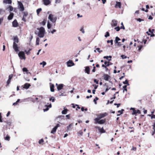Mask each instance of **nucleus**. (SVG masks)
I'll use <instances>...</instances> for the list:
<instances>
[{
  "instance_id": "20",
  "label": "nucleus",
  "mask_w": 155,
  "mask_h": 155,
  "mask_svg": "<svg viewBox=\"0 0 155 155\" xmlns=\"http://www.w3.org/2000/svg\"><path fill=\"white\" fill-rule=\"evenodd\" d=\"M50 90L51 92H53L54 91V85L53 84L50 83Z\"/></svg>"
},
{
  "instance_id": "56",
  "label": "nucleus",
  "mask_w": 155,
  "mask_h": 155,
  "mask_svg": "<svg viewBox=\"0 0 155 155\" xmlns=\"http://www.w3.org/2000/svg\"><path fill=\"white\" fill-rule=\"evenodd\" d=\"M121 57L122 58V59L126 58H127V57L125 55H122L121 56Z\"/></svg>"
},
{
  "instance_id": "37",
  "label": "nucleus",
  "mask_w": 155,
  "mask_h": 155,
  "mask_svg": "<svg viewBox=\"0 0 155 155\" xmlns=\"http://www.w3.org/2000/svg\"><path fill=\"white\" fill-rule=\"evenodd\" d=\"M107 42L108 43H110L111 45H113V40H107Z\"/></svg>"
},
{
  "instance_id": "7",
  "label": "nucleus",
  "mask_w": 155,
  "mask_h": 155,
  "mask_svg": "<svg viewBox=\"0 0 155 155\" xmlns=\"http://www.w3.org/2000/svg\"><path fill=\"white\" fill-rule=\"evenodd\" d=\"M107 115V114L105 113L104 114H100L98 117L97 118H95L94 120H99L101 119Z\"/></svg>"
},
{
  "instance_id": "46",
  "label": "nucleus",
  "mask_w": 155,
  "mask_h": 155,
  "mask_svg": "<svg viewBox=\"0 0 155 155\" xmlns=\"http://www.w3.org/2000/svg\"><path fill=\"white\" fill-rule=\"evenodd\" d=\"M46 24V22L45 20H43V21H42L41 23V24L42 25H45Z\"/></svg>"
},
{
  "instance_id": "53",
  "label": "nucleus",
  "mask_w": 155,
  "mask_h": 155,
  "mask_svg": "<svg viewBox=\"0 0 155 155\" xmlns=\"http://www.w3.org/2000/svg\"><path fill=\"white\" fill-rule=\"evenodd\" d=\"M153 130H154V131L153 132V133H152V135H154V133H155V124H153Z\"/></svg>"
},
{
  "instance_id": "17",
  "label": "nucleus",
  "mask_w": 155,
  "mask_h": 155,
  "mask_svg": "<svg viewBox=\"0 0 155 155\" xmlns=\"http://www.w3.org/2000/svg\"><path fill=\"white\" fill-rule=\"evenodd\" d=\"M63 86L64 85L63 84H59L57 87L58 90L59 91L61 90Z\"/></svg>"
},
{
  "instance_id": "52",
  "label": "nucleus",
  "mask_w": 155,
  "mask_h": 155,
  "mask_svg": "<svg viewBox=\"0 0 155 155\" xmlns=\"http://www.w3.org/2000/svg\"><path fill=\"white\" fill-rule=\"evenodd\" d=\"M10 137L7 135L6 137L5 138V139L6 140H9L10 139Z\"/></svg>"
},
{
  "instance_id": "26",
  "label": "nucleus",
  "mask_w": 155,
  "mask_h": 155,
  "mask_svg": "<svg viewBox=\"0 0 155 155\" xmlns=\"http://www.w3.org/2000/svg\"><path fill=\"white\" fill-rule=\"evenodd\" d=\"M68 110L67 109H64L62 111V114H66L67 113Z\"/></svg>"
},
{
  "instance_id": "33",
  "label": "nucleus",
  "mask_w": 155,
  "mask_h": 155,
  "mask_svg": "<svg viewBox=\"0 0 155 155\" xmlns=\"http://www.w3.org/2000/svg\"><path fill=\"white\" fill-rule=\"evenodd\" d=\"M40 65L43 64V67H44V66L46 64V63L44 61H43L42 62H41L40 63Z\"/></svg>"
},
{
  "instance_id": "60",
  "label": "nucleus",
  "mask_w": 155,
  "mask_h": 155,
  "mask_svg": "<svg viewBox=\"0 0 155 155\" xmlns=\"http://www.w3.org/2000/svg\"><path fill=\"white\" fill-rule=\"evenodd\" d=\"M80 31H81V32H82V33H84V29L83 28H82L81 30H80Z\"/></svg>"
},
{
  "instance_id": "48",
  "label": "nucleus",
  "mask_w": 155,
  "mask_h": 155,
  "mask_svg": "<svg viewBox=\"0 0 155 155\" xmlns=\"http://www.w3.org/2000/svg\"><path fill=\"white\" fill-rule=\"evenodd\" d=\"M44 142V140L43 139H41L39 141L38 143L40 144H41L42 143H43Z\"/></svg>"
},
{
  "instance_id": "3",
  "label": "nucleus",
  "mask_w": 155,
  "mask_h": 155,
  "mask_svg": "<svg viewBox=\"0 0 155 155\" xmlns=\"http://www.w3.org/2000/svg\"><path fill=\"white\" fill-rule=\"evenodd\" d=\"M48 19L52 23H54V25H55V23L57 19V17L51 14H49L48 16Z\"/></svg>"
},
{
  "instance_id": "40",
  "label": "nucleus",
  "mask_w": 155,
  "mask_h": 155,
  "mask_svg": "<svg viewBox=\"0 0 155 155\" xmlns=\"http://www.w3.org/2000/svg\"><path fill=\"white\" fill-rule=\"evenodd\" d=\"M120 29V28L119 26H117L114 28V29L116 30L117 31H119Z\"/></svg>"
},
{
  "instance_id": "32",
  "label": "nucleus",
  "mask_w": 155,
  "mask_h": 155,
  "mask_svg": "<svg viewBox=\"0 0 155 155\" xmlns=\"http://www.w3.org/2000/svg\"><path fill=\"white\" fill-rule=\"evenodd\" d=\"M41 10H42V9L41 8L37 9L36 10L37 14L38 15L39 14L40 12L41 11Z\"/></svg>"
},
{
  "instance_id": "47",
  "label": "nucleus",
  "mask_w": 155,
  "mask_h": 155,
  "mask_svg": "<svg viewBox=\"0 0 155 155\" xmlns=\"http://www.w3.org/2000/svg\"><path fill=\"white\" fill-rule=\"evenodd\" d=\"M22 70L24 72H27L28 71V70L26 68H23L22 69Z\"/></svg>"
},
{
  "instance_id": "14",
  "label": "nucleus",
  "mask_w": 155,
  "mask_h": 155,
  "mask_svg": "<svg viewBox=\"0 0 155 155\" xmlns=\"http://www.w3.org/2000/svg\"><path fill=\"white\" fill-rule=\"evenodd\" d=\"M45 106L46 107V108L44 109H43V110H44V112H45V111H48L49 109L48 107H49V108L51 107V104H50L48 105H45Z\"/></svg>"
},
{
  "instance_id": "30",
  "label": "nucleus",
  "mask_w": 155,
  "mask_h": 155,
  "mask_svg": "<svg viewBox=\"0 0 155 155\" xmlns=\"http://www.w3.org/2000/svg\"><path fill=\"white\" fill-rule=\"evenodd\" d=\"M48 31L49 33L51 32L52 34H53L54 32L56 31V30L55 29H53L52 31L50 29L48 30Z\"/></svg>"
},
{
  "instance_id": "12",
  "label": "nucleus",
  "mask_w": 155,
  "mask_h": 155,
  "mask_svg": "<svg viewBox=\"0 0 155 155\" xmlns=\"http://www.w3.org/2000/svg\"><path fill=\"white\" fill-rule=\"evenodd\" d=\"M13 26L14 27H16L18 26V23L16 20H15L12 22Z\"/></svg>"
},
{
  "instance_id": "49",
  "label": "nucleus",
  "mask_w": 155,
  "mask_h": 155,
  "mask_svg": "<svg viewBox=\"0 0 155 155\" xmlns=\"http://www.w3.org/2000/svg\"><path fill=\"white\" fill-rule=\"evenodd\" d=\"M107 88H106L105 90V92L107 91L109 89H110L111 87H109L108 85H106Z\"/></svg>"
},
{
  "instance_id": "39",
  "label": "nucleus",
  "mask_w": 155,
  "mask_h": 155,
  "mask_svg": "<svg viewBox=\"0 0 155 155\" xmlns=\"http://www.w3.org/2000/svg\"><path fill=\"white\" fill-rule=\"evenodd\" d=\"M10 11H12L13 10V7L11 6H9L8 8Z\"/></svg>"
},
{
  "instance_id": "1",
  "label": "nucleus",
  "mask_w": 155,
  "mask_h": 155,
  "mask_svg": "<svg viewBox=\"0 0 155 155\" xmlns=\"http://www.w3.org/2000/svg\"><path fill=\"white\" fill-rule=\"evenodd\" d=\"M14 42L13 45V48L14 49V50L16 52H18L19 51L17 43L18 42V39L17 36H15L14 38Z\"/></svg>"
},
{
  "instance_id": "45",
  "label": "nucleus",
  "mask_w": 155,
  "mask_h": 155,
  "mask_svg": "<svg viewBox=\"0 0 155 155\" xmlns=\"http://www.w3.org/2000/svg\"><path fill=\"white\" fill-rule=\"evenodd\" d=\"M98 100V98L97 97H96L94 99V103L95 104H97V102H96V101Z\"/></svg>"
},
{
  "instance_id": "24",
  "label": "nucleus",
  "mask_w": 155,
  "mask_h": 155,
  "mask_svg": "<svg viewBox=\"0 0 155 155\" xmlns=\"http://www.w3.org/2000/svg\"><path fill=\"white\" fill-rule=\"evenodd\" d=\"M116 6H118L119 8H120L121 7V3L119 2H116Z\"/></svg>"
},
{
  "instance_id": "51",
  "label": "nucleus",
  "mask_w": 155,
  "mask_h": 155,
  "mask_svg": "<svg viewBox=\"0 0 155 155\" xmlns=\"http://www.w3.org/2000/svg\"><path fill=\"white\" fill-rule=\"evenodd\" d=\"M11 79H9L8 78L7 82V85H8L10 83L11 81Z\"/></svg>"
},
{
  "instance_id": "63",
  "label": "nucleus",
  "mask_w": 155,
  "mask_h": 155,
  "mask_svg": "<svg viewBox=\"0 0 155 155\" xmlns=\"http://www.w3.org/2000/svg\"><path fill=\"white\" fill-rule=\"evenodd\" d=\"M120 28L124 30L125 29V27H124V25H123V26H120Z\"/></svg>"
},
{
  "instance_id": "62",
  "label": "nucleus",
  "mask_w": 155,
  "mask_h": 155,
  "mask_svg": "<svg viewBox=\"0 0 155 155\" xmlns=\"http://www.w3.org/2000/svg\"><path fill=\"white\" fill-rule=\"evenodd\" d=\"M22 20L24 21V22H25L26 21V18H25V17H24L23 16V17L22 18Z\"/></svg>"
},
{
  "instance_id": "25",
  "label": "nucleus",
  "mask_w": 155,
  "mask_h": 155,
  "mask_svg": "<svg viewBox=\"0 0 155 155\" xmlns=\"http://www.w3.org/2000/svg\"><path fill=\"white\" fill-rule=\"evenodd\" d=\"M5 12V10L2 8H0V15H2L4 14Z\"/></svg>"
},
{
  "instance_id": "11",
  "label": "nucleus",
  "mask_w": 155,
  "mask_h": 155,
  "mask_svg": "<svg viewBox=\"0 0 155 155\" xmlns=\"http://www.w3.org/2000/svg\"><path fill=\"white\" fill-rule=\"evenodd\" d=\"M95 121H96V122H95V124L98 123L99 124H102L104 123L105 122V119H102V120H100L99 121V120H95Z\"/></svg>"
},
{
  "instance_id": "22",
  "label": "nucleus",
  "mask_w": 155,
  "mask_h": 155,
  "mask_svg": "<svg viewBox=\"0 0 155 155\" xmlns=\"http://www.w3.org/2000/svg\"><path fill=\"white\" fill-rule=\"evenodd\" d=\"M103 58H104L106 59L109 61H110L111 60V58H112V56H105Z\"/></svg>"
},
{
  "instance_id": "57",
  "label": "nucleus",
  "mask_w": 155,
  "mask_h": 155,
  "mask_svg": "<svg viewBox=\"0 0 155 155\" xmlns=\"http://www.w3.org/2000/svg\"><path fill=\"white\" fill-rule=\"evenodd\" d=\"M13 77V74H11L10 75H9L8 77V78L9 79H12V78Z\"/></svg>"
},
{
  "instance_id": "55",
  "label": "nucleus",
  "mask_w": 155,
  "mask_h": 155,
  "mask_svg": "<svg viewBox=\"0 0 155 155\" xmlns=\"http://www.w3.org/2000/svg\"><path fill=\"white\" fill-rule=\"evenodd\" d=\"M61 2V0H55V3L56 4L59 3Z\"/></svg>"
},
{
  "instance_id": "9",
  "label": "nucleus",
  "mask_w": 155,
  "mask_h": 155,
  "mask_svg": "<svg viewBox=\"0 0 155 155\" xmlns=\"http://www.w3.org/2000/svg\"><path fill=\"white\" fill-rule=\"evenodd\" d=\"M66 64L68 67H71L74 65V63L71 60H69L67 61Z\"/></svg>"
},
{
  "instance_id": "19",
  "label": "nucleus",
  "mask_w": 155,
  "mask_h": 155,
  "mask_svg": "<svg viewBox=\"0 0 155 155\" xmlns=\"http://www.w3.org/2000/svg\"><path fill=\"white\" fill-rule=\"evenodd\" d=\"M138 113L139 114H140L141 112L139 110H134L133 111V112L132 113V114H137Z\"/></svg>"
},
{
  "instance_id": "10",
  "label": "nucleus",
  "mask_w": 155,
  "mask_h": 155,
  "mask_svg": "<svg viewBox=\"0 0 155 155\" xmlns=\"http://www.w3.org/2000/svg\"><path fill=\"white\" fill-rule=\"evenodd\" d=\"M118 21L115 19L113 20L111 23V25L112 26H116L117 25Z\"/></svg>"
},
{
  "instance_id": "41",
  "label": "nucleus",
  "mask_w": 155,
  "mask_h": 155,
  "mask_svg": "<svg viewBox=\"0 0 155 155\" xmlns=\"http://www.w3.org/2000/svg\"><path fill=\"white\" fill-rule=\"evenodd\" d=\"M78 136H82L83 135V132L82 131H80L78 133Z\"/></svg>"
},
{
  "instance_id": "35",
  "label": "nucleus",
  "mask_w": 155,
  "mask_h": 155,
  "mask_svg": "<svg viewBox=\"0 0 155 155\" xmlns=\"http://www.w3.org/2000/svg\"><path fill=\"white\" fill-rule=\"evenodd\" d=\"M47 27L48 29H50L51 27V25L49 22L48 23Z\"/></svg>"
},
{
  "instance_id": "38",
  "label": "nucleus",
  "mask_w": 155,
  "mask_h": 155,
  "mask_svg": "<svg viewBox=\"0 0 155 155\" xmlns=\"http://www.w3.org/2000/svg\"><path fill=\"white\" fill-rule=\"evenodd\" d=\"M28 15V13L27 12H23V16L24 17H26V16H27Z\"/></svg>"
},
{
  "instance_id": "21",
  "label": "nucleus",
  "mask_w": 155,
  "mask_h": 155,
  "mask_svg": "<svg viewBox=\"0 0 155 155\" xmlns=\"http://www.w3.org/2000/svg\"><path fill=\"white\" fill-rule=\"evenodd\" d=\"M3 2L6 4H11L12 3V1L11 0H4Z\"/></svg>"
},
{
  "instance_id": "28",
  "label": "nucleus",
  "mask_w": 155,
  "mask_h": 155,
  "mask_svg": "<svg viewBox=\"0 0 155 155\" xmlns=\"http://www.w3.org/2000/svg\"><path fill=\"white\" fill-rule=\"evenodd\" d=\"M143 46L142 45H138L137 46V47L138 48V51H140L141 48H142Z\"/></svg>"
},
{
  "instance_id": "29",
  "label": "nucleus",
  "mask_w": 155,
  "mask_h": 155,
  "mask_svg": "<svg viewBox=\"0 0 155 155\" xmlns=\"http://www.w3.org/2000/svg\"><path fill=\"white\" fill-rule=\"evenodd\" d=\"M127 85H125L124 86H123V93H124V91H127Z\"/></svg>"
},
{
  "instance_id": "18",
  "label": "nucleus",
  "mask_w": 155,
  "mask_h": 155,
  "mask_svg": "<svg viewBox=\"0 0 155 155\" xmlns=\"http://www.w3.org/2000/svg\"><path fill=\"white\" fill-rule=\"evenodd\" d=\"M30 86L31 85L30 84L26 83L24 85V88L26 89H28Z\"/></svg>"
},
{
  "instance_id": "59",
  "label": "nucleus",
  "mask_w": 155,
  "mask_h": 155,
  "mask_svg": "<svg viewBox=\"0 0 155 155\" xmlns=\"http://www.w3.org/2000/svg\"><path fill=\"white\" fill-rule=\"evenodd\" d=\"M94 82L96 83V84H98V81H97L96 79H94Z\"/></svg>"
},
{
  "instance_id": "43",
  "label": "nucleus",
  "mask_w": 155,
  "mask_h": 155,
  "mask_svg": "<svg viewBox=\"0 0 155 155\" xmlns=\"http://www.w3.org/2000/svg\"><path fill=\"white\" fill-rule=\"evenodd\" d=\"M109 36H110L109 33L107 31L106 32V34L104 36L105 37H108Z\"/></svg>"
},
{
  "instance_id": "36",
  "label": "nucleus",
  "mask_w": 155,
  "mask_h": 155,
  "mask_svg": "<svg viewBox=\"0 0 155 155\" xmlns=\"http://www.w3.org/2000/svg\"><path fill=\"white\" fill-rule=\"evenodd\" d=\"M31 50V49L30 48L29 49L28 51H27L26 50L25 51V52L28 55L30 54V51Z\"/></svg>"
},
{
  "instance_id": "5",
  "label": "nucleus",
  "mask_w": 155,
  "mask_h": 155,
  "mask_svg": "<svg viewBox=\"0 0 155 155\" xmlns=\"http://www.w3.org/2000/svg\"><path fill=\"white\" fill-rule=\"evenodd\" d=\"M18 55L21 59L25 60L26 59L25 54L24 51H20L18 54Z\"/></svg>"
},
{
  "instance_id": "54",
  "label": "nucleus",
  "mask_w": 155,
  "mask_h": 155,
  "mask_svg": "<svg viewBox=\"0 0 155 155\" xmlns=\"http://www.w3.org/2000/svg\"><path fill=\"white\" fill-rule=\"evenodd\" d=\"M137 21H138L140 22L142 21H144V20L143 19H141L140 18H138L137 19Z\"/></svg>"
},
{
  "instance_id": "64",
  "label": "nucleus",
  "mask_w": 155,
  "mask_h": 155,
  "mask_svg": "<svg viewBox=\"0 0 155 155\" xmlns=\"http://www.w3.org/2000/svg\"><path fill=\"white\" fill-rule=\"evenodd\" d=\"M151 118L152 119L153 118H155V115H153L151 117Z\"/></svg>"
},
{
  "instance_id": "50",
  "label": "nucleus",
  "mask_w": 155,
  "mask_h": 155,
  "mask_svg": "<svg viewBox=\"0 0 155 155\" xmlns=\"http://www.w3.org/2000/svg\"><path fill=\"white\" fill-rule=\"evenodd\" d=\"M148 31L150 32L151 33H153V32L154 31V29H153L152 30H151L150 29H149Z\"/></svg>"
},
{
  "instance_id": "27",
  "label": "nucleus",
  "mask_w": 155,
  "mask_h": 155,
  "mask_svg": "<svg viewBox=\"0 0 155 155\" xmlns=\"http://www.w3.org/2000/svg\"><path fill=\"white\" fill-rule=\"evenodd\" d=\"M124 111V110L123 109H122L121 110H120L118 111V113H120V114H117V116H118L120 115L121 114H122L123 113V112Z\"/></svg>"
},
{
  "instance_id": "13",
  "label": "nucleus",
  "mask_w": 155,
  "mask_h": 155,
  "mask_svg": "<svg viewBox=\"0 0 155 155\" xmlns=\"http://www.w3.org/2000/svg\"><path fill=\"white\" fill-rule=\"evenodd\" d=\"M85 72L88 74H90V69L89 67L87 66L85 67Z\"/></svg>"
},
{
  "instance_id": "42",
  "label": "nucleus",
  "mask_w": 155,
  "mask_h": 155,
  "mask_svg": "<svg viewBox=\"0 0 155 155\" xmlns=\"http://www.w3.org/2000/svg\"><path fill=\"white\" fill-rule=\"evenodd\" d=\"M20 99H18L17 100V101L15 102L13 104V105H17L18 104V103L20 101Z\"/></svg>"
},
{
  "instance_id": "8",
  "label": "nucleus",
  "mask_w": 155,
  "mask_h": 155,
  "mask_svg": "<svg viewBox=\"0 0 155 155\" xmlns=\"http://www.w3.org/2000/svg\"><path fill=\"white\" fill-rule=\"evenodd\" d=\"M103 77L104 79L106 81H109L110 78V76L107 74H104Z\"/></svg>"
},
{
  "instance_id": "34",
  "label": "nucleus",
  "mask_w": 155,
  "mask_h": 155,
  "mask_svg": "<svg viewBox=\"0 0 155 155\" xmlns=\"http://www.w3.org/2000/svg\"><path fill=\"white\" fill-rule=\"evenodd\" d=\"M55 99V98L54 97H51L49 99V100L50 101H51L52 102H54V101Z\"/></svg>"
},
{
  "instance_id": "6",
  "label": "nucleus",
  "mask_w": 155,
  "mask_h": 155,
  "mask_svg": "<svg viewBox=\"0 0 155 155\" xmlns=\"http://www.w3.org/2000/svg\"><path fill=\"white\" fill-rule=\"evenodd\" d=\"M120 40V39L119 37L117 36L116 37L115 40L114 41L115 44H116V45L118 46H120L122 44H121V42L119 41Z\"/></svg>"
},
{
  "instance_id": "4",
  "label": "nucleus",
  "mask_w": 155,
  "mask_h": 155,
  "mask_svg": "<svg viewBox=\"0 0 155 155\" xmlns=\"http://www.w3.org/2000/svg\"><path fill=\"white\" fill-rule=\"evenodd\" d=\"M18 4V8L19 11L23 12L25 8L22 3L20 1L17 2Z\"/></svg>"
},
{
  "instance_id": "2",
  "label": "nucleus",
  "mask_w": 155,
  "mask_h": 155,
  "mask_svg": "<svg viewBox=\"0 0 155 155\" xmlns=\"http://www.w3.org/2000/svg\"><path fill=\"white\" fill-rule=\"evenodd\" d=\"M39 30L38 33V36L40 38H43L45 36V28L42 27H41L39 28H38Z\"/></svg>"
},
{
  "instance_id": "15",
  "label": "nucleus",
  "mask_w": 155,
  "mask_h": 155,
  "mask_svg": "<svg viewBox=\"0 0 155 155\" xmlns=\"http://www.w3.org/2000/svg\"><path fill=\"white\" fill-rule=\"evenodd\" d=\"M14 15V14L13 13H12V12L10 13V15H9L8 16V20H12L13 17Z\"/></svg>"
},
{
  "instance_id": "61",
  "label": "nucleus",
  "mask_w": 155,
  "mask_h": 155,
  "mask_svg": "<svg viewBox=\"0 0 155 155\" xmlns=\"http://www.w3.org/2000/svg\"><path fill=\"white\" fill-rule=\"evenodd\" d=\"M95 67H94L93 69L92 70V71L93 72H94L95 71Z\"/></svg>"
},
{
  "instance_id": "58",
  "label": "nucleus",
  "mask_w": 155,
  "mask_h": 155,
  "mask_svg": "<svg viewBox=\"0 0 155 155\" xmlns=\"http://www.w3.org/2000/svg\"><path fill=\"white\" fill-rule=\"evenodd\" d=\"M3 17H2L0 18V25L1 24V23L3 21Z\"/></svg>"
},
{
  "instance_id": "44",
  "label": "nucleus",
  "mask_w": 155,
  "mask_h": 155,
  "mask_svg": "<svg viewBox=\"0 0 155 155\" xmlns=\"http://www.w3.org/2000/svg\"><path fill=\"white\" fill-rule=\"evenodd\" d=\"M96 50H97V51L99 53H101L103 51L102 50H100V48H97Z\"/></svg>"
},
{
  "instance_id": "31",
  "label": "nucleus",
  "mask_w": 155,
  "mask_h": 155,
  "mask_svg": "<svg viewBox=\"0 0 155 155\" xmlns=\"http://www.w3.org/2000/svg\"><path fill=\"white\" fill-rule=\"evenodd\" d=\"M123 83L124 84H127V85H129V84L128 83V81L127 80H126L124 81L123 82Z\"/></svg>"
},
{
  "instance_id": "16",
  "label": "nucleus",
  "mask_w": 155,
  "mask_h": 155,
  "mask_svg": "<svg viewBox=\"0 0 155 155\" xmlns=\"http://www.w3.org/2000/svg\"><path fill=\"white\" fill-rule=\"evenodd\" d=\"M95 128H98L99 131L101 133H104L105 132V131L103 127L100 128L99 127H97Z\"/></svg>"
},
{
  "instance_id": "23",
  "label": "nucleus",
  "mask_w": 155,
  "mask_h": 155,
  "mask_svg": "<svg viewBox=\"0 0 155 155\" xmlns=\"http://www.w3.org/2000/svg\"><path fill=\"white\" fill-rule=\"evenodd\" d=\"M57 129L56 127H54L51 131V133L52 134H54L55 133Z\"/></svg>"
}]
</instances>
